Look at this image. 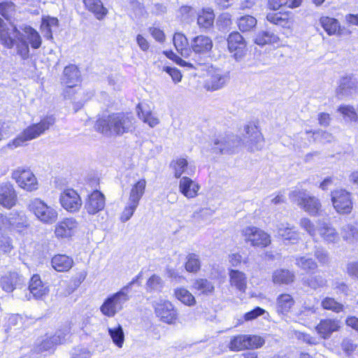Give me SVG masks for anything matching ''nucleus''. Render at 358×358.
I'll return each mask as SVG.
<instances>
[{
    "mask_svg": "<svg viewBox=\"0 0 358 358\" xmlns=\"http://www.w3.org/2000/svg\"><path fill=\"white\" fill-rule=\"evenodd\" d=\"M134 118L122 113H117L99 118L95 124V129L108 137L120 136L134 129Z\"/></svg>",
    "mask_w": 358,
    "mask_h": 358,
    "instance_id": "f257e3e1",
    "label": "nucleus"
},
{
    "mask_svg": "<svg viewBox=\"0 0 358 358\" xmlns=\"http://www.w3.org/2000/svg\"><path fill=\"white\" fill-rule=\"evenodd\" d=\"M55 119L53 116L45 117L38 123L33 124L27 127L8 145L13 148L24 145L26 141L35 139L44 134L55 124Z\"/></svg>",
    "mask_w": 358,
    "mask_h": 358,
    "instance_id": "f03ea898",
    "label": "nucleus"
},
{
    "mask_svg": "<svg viewBox=\"0 0 358 358\" xmlns=\"http://www.w3.org/2000/svg\"><path fill=\"white\" fill-rule=\"evenodd\" d=\"M290 200L307 212L315 216L321 210V203L315 196L305 190L292 191L289 194Z\"/></svg>",
    "mask_w": 358,
    "mask_h": 358,
    "instance_id": "7ed1b4c3",
    "label": "nucleus"
},
{
    "mask_svg": "<svg viewBox=\"0 0 358 358\" xmlns=\"http://www.w3.org/2000/svg\"><path fill=\"white\" fill-rule=\"evenodd\" d=\"M145 186L146 180H137V182L132 185L129 199L120 215L122 222H127L133 216L139 205L141 199L144 194Z\"/></svg>",
    "mask_w": 358,
    "mask_h": 358,
    "instance_id": "20e7f679",
    "label": "nucleus"
},
{
    "mask_svg": "<svg viewBox=\"0 0 358 358\" xmlns=\"http://www.w3.org/2000/svg\"><path fill=\"white\" fill-rule=\"evenodd\" d=\"M28 208L36 217L43 224H52L57 220L58 213L57 210L48 206L40 199L36 198L31 200Z\"/></svg>",
    "mask_w": 358,
    "mask_h": 358,
    "instance_id": "39448f33",
    "label": "nucleus"
},
{
    "mask_svg": "<svg viewBox=\"0 0 358 358\" xmlns=\"http://www.w3.org/2000/svg\"><path fill=\"white\" fill-rule=\"evenodd\" d=\"M128 292L123 287L116 293L108 296L100 307L101 312L112 317L123 308V305L129 300Z\"/></svg>",
    "mask_w": 358,
    "mask_h": 358,
    "instance_id": "423d86ee",
    "label": "nucleus"
},
{
    "mask_svg": "<svg viewBox=\"0 0 358 358\" xmlns=\"http://www.w3.org/2000/svg\"><path fill=\"white\" fill-rule=\"evenodd\" d=\"M128 292L123 287L116 293L108 296L100 307L101 312L112 317L123 308V305L129 300Z\"/></svg>",
    "mask_w": 358,
    "mask_h": 358,
    "instance_id": "0eeeda50",
    "label": "nucleus"
},
{
    "mask_svg": "<svg viewBox=\"0 0 358 358\" xmlns=\"http://www.w3.org/2000/svg\"><path fill=\"white\" fill-rule=\"evenodd\" d=\"M69 333L68 329L57 331L53 336L46 337L37 342L34 347V352L44 356H45L47 353L52 352L55 345L62 344L66 341V337L69 336Z\"/></svg>",
    "mask_w": 358,
    "mask_h": 358,
    "instance_id": "6e6552de",
    "label": "nucleus"
},
{
    "mask_svg": "<svg viewBox=\"0 0 358 358\" xmlns=\"http://www.w3.org/2000/svg\"><path fill=\"white\" fill-rule=\"evenodd\" d=\"M241 145V140L234 134L219 136L214 140L213 150L215 153L232 154Z\"/></svg>",
    "mask_w": 358,
    "mask_h": 358,
    "instance_id": "1a4fd4ad",
    "label": "nucleus"
},
{
    "mask_svg": "<svg viewBox=\"0 0 358 358\" xmlns=\"http://www.w3.org/2000/svg\"><path fill=\"white\" fill-rule=\"evenodd\" d=\"M331 200L334 209L339 214H349L352 209L351 193L344 189H338L331 192Z\"/></svg>",
    "mask_w": 358,
    "mask_h": 358,
    "instance_id": "9d476101",
    "label": "nucleus"
},
{
    "mask_svg": "<svg viewBox=\"0 0 358 358\" xmlns=\"http://www.w3.org/2000/svg\"><path fill=\"white\" fill-rule=\"evenodd\" d=\"M155 312L160 320L167 323H173L178 317L177 310L169 301L160 299L155 304Z\"/></svg>",
    "mask_w": 358,
    "mask_h": 358,
    "instance_id": "9b49d317",
    "label": "nucleus"
},
{
    "mask_svg": "<svg viewBox=\"0 0 358 358\" xmlns=\"http://www.w3.org/2000/svg\"><path fill=\"white\" fill-rule=\"evenodd\" d=\"M245 136L243 144L250 151L254 152L261 150L264 146V138L255 125H247L245 127Z\"/></svg>",
    "mask_w": 358,
    "mask_h": 358,
    "instance_id": "f8f14e48",
    "label": "nucleus"
},
{
    "mask_svg": "<svg viewBox=\"0 0 358 358\" xmlns=\"http://www.w3.org/2000/svg\"><path fill=\"white\" fill-rule=\"evenodd\" d=\"M59 202L68 212L75 213L80 210L82 200L80 195L73 189H67L61 193Z\"/></svg>",
    "mask_w": 358,
    "mask_h": 358,
    "instance_id": "ddd939ff",
    "label": "nucleus"
},
{
    "mask_svg": "<svg viewBox=\"0 0 358 358\" xmlns=\"http://www.w3.org/2000/svg\"><path fill=\"white\" fill-rule=\"evenodd\" d=\"M227 47L233 57L238 60L245 55L246 42L239 32L234 31L228 36Z\"/></svg>",
    "mask_w": 358,
    "mask_h": 358,
    "instance_id": "4468645a",
    "label": "nucleus"
},
{
    "mask_svg": "<svg viewBox=\"0 0 358 358\" xmlns=\"http://www.w3.org/2000/svg\"><path fill=\"white\" fill-rule=\"evenodd\" d=\"M246 241L250 242L253 246L266 247L270 242V236L268 234L257 227H247L244 230Z\"/></svg>",
    "mask_w": 358,
    "mask_h": 358,
    "instance_id": "2eb2a0df",
    "label": "nucleus"
},
{
    "mask_svg": "<svg viewBox=\"0 0 358 358\" xmlns=\"http://www.w3.org/2000/svg\"><path fill=\"white\" fill-rule=\"evenodd\" d=\"M170 166L173 170L176 178H180L182 174H185L181 179H190V177L194 176L196 171V167L189 164L185 158H178L172 161Z\"/></svg>",
    "mask_w": 358,
    "mask_h": 358,
    "instance_id": "dca6fc26",
    "label": "nucleus"
},
{
    "mask_svg": "<svg viewBox=\"0 0 358 358\" xmlns=\"http://www.w3.org/2000/svg\"><path fill=\"white\" fill-rule=\"evenodd\" d=\"M105 207V196L98 190L91 193L85 203V208L90 215H94Z\"/></svg>",
    "mask_w": 358,
    "mask_h": 358,
    "instance_id": "f3484780",
    "label": "nucleus"
},
{
    "mask_svg": "<svg viewBox=\"0 0 358 358\" xmlns=\"http://www.w3.org/2000/svg\"><path fill=\"white\" fill-rule=\"evenodd\" d=\"M315 329L322 338L327 339L340 329L339 321L333 319L321 320Z\"/></svg>",
    "mask_w": 358,
    "mask_h": 358,
    "instance_id": "a211bd4d",
    "label": "nucleus"
},
{
    "mask_svg": "<svg viewBox=\"0 0 358 358\" xmlns=\"http://www.w3.org/2000/svg\"><path fill=\"white\" fill-rule=\"evenodd\" d=\"M10 38L13 45L10 48L15 45L17 55L23 59H27L29 56V48L27 41L23 37V34L16 29L15 34H10Z\"/></svg>",
    "mask_w": 358,
    "mask_h": 358,
    "instance_id": "6ab92c4d",
    "label": "nucleus"
},
{
    "mask_svg": "<svg viewBox=\"0 0 358 358\" xmlns=\"http://www.w3.org/2000/svg\"><path fill=\"white\" fill-rule=\"evenodd\" d=\"M229 80V73L216 71L211 73L206 80L205 87L207 90L215 91L223 87Z\"/></svg>",
    "mask_w": 358,
    "mask_h": 358,
    "instance_id": "aec40b11",
    "label": "nucleus"
},
{
    "mask_svg": "<svg viewBox=\"0 0 358 358\" xmlns=\"http://www.w3.org/2000/svg\"><path fill=\"white\" fill-rule=\"evenodd\" d=\"M191 48L195 54H206L213 48V41L207 36L199 35L191 41Z\"/></svg>",
    "mask_w": 358,
    "mask_h": 358,
    "instance_id": "412c9836",
    "label": "nucleus"
},
{
    "mask_svg": "<svg viewBox=\"0 0 358 358\" xmlns=\"http://www.w3.org/2000/svg\"><path fill=\"white\" fill-rule=\"evenodd\" d=\"M77 227L74 218H65L57 224L55 233L57 237L68 238L73 235Z\"/></svg>",
    "mask_w": 358,
    "mask_h": 358,
    "instance_id": "4be33fe9",
    "label": "nucleus"
},
{
    "mask_svg": "<svg viewBox=\"0 0 358 358\" xmlns=\"http://www.w3.org/2000/svg\"><path fill=\"white\" fill-rule=\"evenodd\" d=\"M28 289L30 294L36 299H42V297L48 293V288L43 284L41 277L38 274L34 275L30 279Z\"/></svg>",
    "mask_w": 358,
    "mask_h": 358,
    "instance_id": "5701e85b",
    "label": "nucleus"
},
{
    "mask_svg": "<svg viewBox=\"0 0 358 358\" xmlns=\"http://www.w3.org/2000/svg\"><path fill=\"white\" fill-rule=\"evenodd\" d=\"M23 282L22 276L16 272H10L2 276L0 280L2 289L7 292H13L15 288L21 285Z\"/></svg>",
    "mask_w": 358,
    "mask_h": 358,
    "instance_id": "b1692460",
    "label": "nucleus"
},
{
    "mask_svg": "<svg viewBox=\"0 0 358 358\" xmlns=\"http://www.w3.org/2000/svg\"><path fill=\"white\" fill-rule=\"evenodd\" d=\"M317 231L323 241L327 243H334L339 241V235L331 224L322 222L319 224Z\"/></svg>",
    "mask_w": 358,
    "mask_h": 358,
    "instance_id": "393cba45",
    "label": "nucleus"
},
{
    "mask_svg": "<svg viewBox=\"0 0 358 358\" xmlns=\"http://www.w3.org/2000/svg\"><path fill=\"white\" fill-rule=\"evenodd\" d=\"M17 195L13 187L6 184L0 187V203L7 208H10L15 205Z\"/></svg>",
    "mask_w": 358,
    "mask_h": 358,
    "instance_id": "a878e982",
    "label": "nucleus"
},
{
    "mask_svg": "<svg viewBox=\"0 0 358 358\" xmlns=\"http://www.w3.org/2000/svg\"><path fill=\"white\" fill-rule=\"evenodd\" d=\"M73 263L72 257L66 255H55L51 259L52 267L57 272H66L69 271L72 268Z\"/></svg>",
    "mask_w": 358,
    "mask_h": 358,
    "instance_id": "bb28decb",
    "label": "nucleus"
},
{
    "mask_svg": "<svg viewBox=\"0 0 358 358\" xmlns=\"http://www.w3.org/2000/svg\"><path fill=\"white\" fill-rule=\"evenodd\" d=\"M80 71L76 66L69 65L64 70L63 82L70 90L80 82Z\"/></svg>",
    "mask_w": 358,
    "mask_h": 358,
    "instance_id": "cd10ccee",
    "label": "nucleus"
},
{
    "mask_svg": "<svg viewBox=\"0 0 358 358\" xmlns=\"http://www.w3.org/2000/svg\"><path fill=\"white\" fill-rule=\"evenodd\" d=\"M23 31L24 38L29 42L33 49H38L41 47L42 40L38 32L30 26L21 27Z\"/></svg>",
    "mask_w": 358,
    "mask_h": 358,
    "instance_id": "c85d7f7f",
    "label": "nucleus"
},
{
    "mask_svg": "<svg viewBox=\"0 0 358 358\" xmlns=\"http://www.w3.org/2000/svg\"><path fill=\"white\" fill-rule=\"evenodd\" d=\"M16 29L17 27L11 23L7 26L0 17V40L6 48H10L13 45L10 34H15Z\"/></svg>",
    "mask_w": 358,
    "mask_h": 358,
    "instance_id": "c756f323",
    "label": "nucleus"
},
{
    "mask_svg": "<svg viewBox=\"0 0 358 358\" xmlns=\"http://www.w3.org/2000/svg\"><path fill=\"white\" fill-rule=\"evenodd\" d=\"M173 41L176 50L185 58H188L191 52L187 37L182 33H176Z\"/></svg>",
    "mask_w": 358,
    "mask_h": 358,
    "instance_id": "7c9ffc66",
    "label": "nucleus"
},
{
    "mask_svg": "<svg viewBox=\"0 0 358 358\" xmlns=\"http://www.w3.org/2000/svg\"><path fill=\"white\" fill-rule=\"evenodd\" d=\"M276 302V311L282 315H287L294 304L293 297L289 294H280Z\"/></svg>",
    "mask_w": 358,
    "mask_h": 358,
    "instance_id": "2f4dec72",
    "label": "nucleus"
},
{
    "mask_svg": "<svg viewBox=\"0 0 358 358\" xmlns=\"http://www.w3.org/2000/svg\"><path fill=\"white\" fill-rule=\"evenodd\" d=\"M358 82L355 78L352 76L343 77L339 82V85L336 90L338 95H348L351 90L357 87Z\"/></svg>",
    "mask_w": 358,
    "mask_h": 358,
    "instance_id": "473e14b6",
    "label": "nucleus"
},
{
    "mask_svg": "<svg viewBox=\"0 0 358 358\" xmlns=\"http://www.w3.org/2000/svg\"><path fill=\"white\" fill-rule=\"evenodd\" d=\"M215 20V14L212 8L202 9L197 15V24L200 28L210 29L213 27Z\"/></svg>",
    "mask_w": 358,
    "mask_h": 358,
    "instance_id": "72a5a7b5",
    "label": "nucleus"
},
{
    "mask_svg": "<svg viewBox=\"0 0 358 358\" xmlns=\"http://www.w3.org/2000/svg\"><path fill=\"white\" fill-rule=\"evenodd\" d=\"M229 275L231 286L236 287L241 292H245L247 285L245 274L238 270L230 269Z\"/></svg>",
    "mask_w": 358,
    "mask_h": 358,
    "instance_id": "f704fd0d",
    "label": "nucleus"
},
{
    "mask_svg": "<svg viewBox=\"0 0 358 358\" xmlns=\"http://www.w3.org/2000/svg\"><path fill=\"white\" fill-rule=\"evenodd\" d=\"M83 3L85 7L92 12L98 20L103 19L108 13L101 0H83Z\"/></svg>",
    "mask_w": 358,
    "mask_h": 358,
    "instance_id": "c9c22d12",
    "label": "nucleus"
},
{
    "mask_svg": "<svg viewBox=\"0 0 358 358\" xmlns=\"http://www.w3.org/2000/svg\"><path fill=\"white\" fill-rule=\"evenodd\" d=\"M180 192L187 198H194L197 195L200 185L196 180H180Z\"/></svg>",
    "mask_w": 358,
    "mask_h": 358,
    "instance_id": "e433bc0d",
    "label": "nucleus"
},
{
    "mask_svg": "<svg viewBox=\"0 0 358 358\" xmlns=\"http://www.w3.org/2000/svg\"><path fill=\"white\" fill-rule=\"evenodd\" d=\"M164 54L170 59L175 62L177 64L180 65L182 67H187V69H196L199 66L202 64V62L196 60L194 58L189 59L186 61L177 55H176L173 51H164Z\"/></svg>",
    "mask_w": 358,
    "mask_h": 358,
    "instance_id": "4c0bfd02",
    "label": "nucleus"
},
{
    "mask_svg": "<svg viewBox=\"0 0 358 358\" xmlns=\"http://www.w3.org/2000/svg\"><path fill=\"white\" fill-rule=\"evenodd\" d=\"M278 234L285 240L296 241L299 239L295 227L288 223H281L278 226Z\"/></svg>",
    "mask_w": 358,
    "mask_h": 358,
    "instance_id": "58836bf2",
    "label": "nucleus"
},
{
    "mask_svg": "<svg viewBox=\"0 0 358 358\" xmlns=\"http://www.w3.org/2000/svg\"><path fill=\"white\" fill-rule=\"evenodd\" d=\"M278 41V36L273 32L268 30L259 31L255 38V43L261 46L275 43Z\"/></svg>",
    "mask_w": 358,
    "mask_h": 358,
    "instance_id": "ea45409f",
    "label": "nucleus"
},
{
    "mask_svg": "<svg viewBox=\"0 0 358 358\" xmlns=\"http://www.w3.org/2000/svg\"><path fill=\"white\" fill-rule=\"evenodd\" d=\"M295 275L288 269H279L273 274V281L275 284H289L294 281Z\"/></svg>",
    "mask_w": 358,
    "mask_h": 358,
    "instance_id": "a19ab883",
    "label": "nucleus"
},
{
    "mask_svg": "<svg viewBox=\"0 0 358 358\" xmlns=\"http://www.w3.org/2000/svg\"><path fill=\"white\" fill-rule=\"evenodd\" d=\"M193 287L199 292L200 294L204 295H210L214 292L215 290L213 283L211 281L204 278L196 279L193 283Z\"/></svg>",
    "mask_w": 358,
    "mask_h": 358,
    "instance_id": "79ce46f5",
    "label": "nucleus"
},
{
    "mask_svg": "<svg viewBox=\"0 0 358 358\" xmlns=\"http://www.w3.org/2000/svg\"><path fill=\"white\" fill-rule=\"evenodd\" d=\"M320 23L328 35H336L338 33L340 23L336 19L324 16L320 19Z\"/></svg>",
    "mask_w": 358,
    "mask_h": 358,
    "instance_id": "37998d69",
    "label": "nucleus"
},
{
    "mask_svg": "<svg viewBox=\"0 0 358 358\" xmlns=\"http://www.w3.org/2000/svg\"><path fill=\"white\" fill-rule=\"evenodd\" d=\"M174 296L183 304L192 306L196 303L195 297L185 288L180 287L174 290Z\"/></svg>",
    "mask_w": 358,
    "mask_h": 358,
    "instance_id": "c03bdc74",
    "label": "nucleus"
},
{
    "mask_svg": "<svg viewBox=\"0 0 358 358\" xmlns=\"http://www.w3.org/2000/svg\"><path fill=\"white\" fill-rule=\"evenodd\" d=\"M302 282L303 285L313 289H317V288L324 287L327 281L322 275L318 274L303 278Z\"/></svg>",
    "mask_w": 358,
    "mask_h": 358,
    "instance_id": "a18cd8bd",
    "label": "nucleus"
},
{
    "mask_svg": "<svg viewBox=\"0 0 358 358\" xmlns=\"http://www.w3.org/2000/svg\"><path fill=\"white\" fill-rule=\"evenodd\" d=\"M27 220L24 215L18 213H11L9 214L8 229L20 230L27 227Z\"/></svg>",
    "mask_w": 358,
    "mask_h": 358,
    "instance_id": "49530a36",
    "label": "nucleus"
},
{
    "mask_svg": "<svg viewBox=\"0 0 358 358\" xmlns=\"http://www.w3.org/2000/svg\"><path fill=\"white\" fill-rule=\"evenodd\" d=\"M295 260L296 265L306 272L313 271L317 268L316 262L308 256L297 257Z\"/></svg>",
    "mask_w": 358,
    "mask_h": 358,
    "instance_id": "de8ad7c7",
    "label": "nucleus"
},
{
    "mask_svg": "<svg viewBox=\"0 0 358 358\" xmlns=\"http://www.w3.org/2000/svg\"><path fill=\"white\" fill-rule=\"evenodd\" d=\"M138 108L139 109L138 111V117L143 122L148 124L152 128L159 124V118L151 111L142 109L140 105H138Z\"/></svg>",
    "mask_w": 358,
    "mask_h": 358,
    "instance_id": "09e8293b",
    "label": "nucleus"
},
{
    "mask_svg": "<svg viewBox=\"0 0 358 358\" xmlns=\"http://www.w3.org/2000/svg\"><path fill=\"white\" fill-rule=\"evenodd\" d=\"M343 238L349 243L358 241V229L355 224H348L342 227Z\"/></svg>",
    "mask_w": 358,
    "mask_h": 358,
    "instance_id": "8fccbe9b",
    "label": "nucleus"
},
{
    "mask_svg": "<svg viewBox=\"0 0 358 358\" xmlns=\"http://www.w3.org/2000/svg\"><path fill=\"white\" fill-rule=\"evenodd\" d=\"M185 262V269L189 273H196L201 268V261L198 255L189 253L187 255Z\"/></svg>",
    "mask_w": 358,
    "mask_h": 358,
    "instance_id": "3c124183",
    "label": "nucleus"
},
{
    "mask_svg": "<svg viewBox=\"0 0 358 358\" xmlns=\"http://www.w3.org/2000/svg\"><path fill=\"white\" fill-rule=\"evenodd\" d=\"M257 25V20L252 15H244L238 20L239 29L243 31H249Z\"/></svg>",
    "mask_w": 358,
    "mask_h": 358,
    "instance_id": "603ef678",
    "label": "nucleus"
},
{
    "mask_svg": "<svg viewBox=\"0 0 358 358\" xmlns=\"http://www.w3.org/2000/svg\"><path fill=\"white\" fill-rule=\"evenodd\" d=\"M247 335H238L231 338L229 348L231 351H240L247 349Z\"/></svg>",
    "mask_w": 358,
    "mask_h": 358,
    "instance_id": "864d4df0",
    "label": "nucleus"
},
{
    "mask_svg": "<svg viewBox=\"0 0 358 358\" xmlns=\"http://www.w3.org/2000/svg\"><path fill=\"white\" fill-rule=\"evenodd\" d=\"M108 333L111 339L113 340V342L118 348H121L124 341V334L121 325L118 324L115 328H109Z\"/></svg>",
    "mask_w": 358,
    "mask_h": 358,
    "instance_id": "5fc2aeb1",
    "label": "nucleus"
},
{
    "mask_svg": "<svg viewBox=\"0 0 358 358\" xmlns=\"http://www.w3.org/2000/svg\"><path fill=\"white\" fill-rule=\"evenodd\" d=\"M322 307L325 310L338 313L343 310V305L336 301L334 298L327 296L321 302Z\"/></svg>",
    "mask_w": 358,
    "mask_h": 358,
    "instance_id": "6e6d98bb",
    "label": "nucleus"
},
{
    "mask_svg": "<svg viewBox=\"0 0 358 358\" xmlns=\"http://www.w3.org/2000/svg\"><path fill=\"white\" fill-rule=\"evenodd\" d=\"M338 111L344 118L350 121H357L358 119V105L356 109L351 106L342 105L339 106Z\"/></svg>",
    "mask_w": 358,
    "mask_h": 358,
    "instance_id": "4d7b16f0",
    "label": "nucleus"
},
{
    "mask_svg": "<svg viewBox=\"0 0 358 358\" xmlns=\"http://www.w3.org/2000/svg\"><path fill=\"white\" fill-rule=\"evenodd\" d=\"M146 287L150 292H160L164 287V281L159 275L153 274L148 280Z\"/></svg>",
    "mask_w": 358,
    "mask_h": 358,
    "instance_id": "13d9d810",
    "label": "nucleus"
},
{
    "mask_svg": "<svg viewBox=\"0 0 358 358\" xmlns=\"http://www.w3.org/2000/svg\"><path fill=\"white\" fill-rule=\"evenodd\" d=\"M306 134L313 133L314 141L322 143H330L334 140V136L332 134L325 131H306Z\"/></svg>",
    "mask_w": 358,
    "mask_h": 358,
    "instance_id": "bf43d9fd",
    "label": "nucleus"
},
{
    "mask_svg": "<svg viewBox=\"0 0 358 358\" xmlns=\"http://www.w3.org/2000/svg\"><path fill=\"white\" fill-rule=\"evenodd\" d=\"M15 10V6L10 1L0 3V14L7 20H10Z\"/></svg>",
    "mask_w": 358,
    "mask_h": 358,
    "instance_id": "052dcab7",
    "label": "nucleus"
},
{
    "mask_svg": "<svg viewBox=\"0 0 358 358\" xmlns=\"http://www.w3.org/2000/svg\"><path fill=\"white\" fill-rule=\"evenodd\" d=\"M34 175L29 168L18 167L13 171L12 179H32Z\"/></svg>",
    "mask_w": 358,
    "mask_h": 358,
    "instance_id": "680f3d73",
    "label": "nucleus"
},
{
    "mask_svg": "<svg viewBox=\"0 0 358 358\" xmlns=\"http://www.w3.org/2000/svg\"><path fill=\"white\" fill-rule=\"evenodd\" d=\"M247 349H257L263 346L265 341L257 335H247Z\"/></svg>",
    "mask_w": 358,
    "mask_h": 358,
    "instance_id": "e2e57ef3",
    "label": "nucleus"
},
{
    "mask_svg": "<svg viewBox=\"0 0 358 358\" xmlns=\"http://www.w3.org/2000/svg\"><path fill=\"white\" fill-rule=\"evenodd\" d=\"M17 185L26 192H33L38 189V180H15Z\"/></svg>",
    "mask_w": 358,
    "mask_h": 358,
    "instance_id": "0e129e2a",
    "label": "nucleus"
},
{
    "mask_svg": "<svg viewBox=\"0 0 358 358\" xmlns=\"http://www.w3.org/2000/svg\"><path fill=\"white\" fill-rule=\"evenodd\" d=\"M266 19L270 22L282 27H285L288 23L287 20L286 18H283L280 13H268L266 16Z\"/></svg>",
    "mask_w": 358,
    "mask_h": 358,
    "instance_id": "69168bd1",
    "label": "nucleus"
},
{
    "mask_svg": "<svg viewBox=\"0 0 358 358\" xmlns=\"http://www.w3.org/2000/svg\"><path fill=\"white\" fill-rule=\"evenodd\" d=\"M301 227L304 229L310 236L315 238L317 231L313 222L308 218H302L300 221Z\"/></svg>",
    "mask_w": 358,
    "mask_h": 358,
    "instance_id": "338daca9",
    "label": "nucleus"
},
{
    "mask_svg": "<svg viewBox=\"0 0 358 358\" xmlns=\"http://www.w3.org/2000/svg\"><path fill=\"white\" fill-rule=\"evenodd\" d=\"M295 336L298 340H301L303 342L310 345H315L319 343V341L317 339V338L313 337L310 334L306 333L296 331Z\"/></svg>",
    "mask_w": 358,
    "mask_h": 358,
    "instance_id": "774afa93",
    "label": "nucleus"
}]
</instances>
